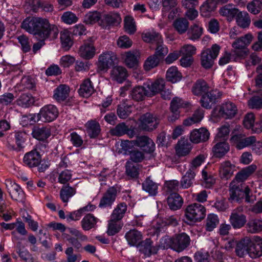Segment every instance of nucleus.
I'll use <instances>...</instances> for the list:
<instances>
[{"instance_id":"1","label":"nucleus","mask_w":262,"mask_h":262,"mask_svg":"<svg viewBox=\"0 0 262 262\" xmlns=\"http://www.w3.org/2000/svg\"><path fill=\"white\" fill-rule=\"evenodd\" d=\"M36 32L35 36L36 38L54 39L58 34V29L54 25L50 24L47 19L37 17Z\"/></svg>"},{"instance_id":"2","label":"nucleus","mask_w":262,"mask_h":262,"mask_svg":"<svg viewBox=\"0 0 262 262\" xmlns=\"http://www.w3.org/2000/svg\"><path fill=\"white\" fill-rule=\"evenodd\" d=\"M253 36L250 34L238 38L232 44L234 49L232 51L233 56L235 55V60L245 58L248 54V51L245 48L252 41Z\"/></svg>"},{"instance_id":"3","label":"nucleus","mask_w":262,"mask_h":262,"mask_svg":"<svg viewBox=\"0 0 262 262\" xmlns=\"http://www.w3.org/2000/svg\"><path fill=\"white\" fill-rule=\"evenodd\" d=\"M58 115V111L57 107L51 104L47 105L42 107L39 113L34 114L33 117L35 122L41 121L49 122L55 120Z\"/></svg>"},{"instance_id":"4","label":"nucleus","mask_w":262,"mask_h":262,"mask_svg":"<svg viewBox=\"0 0 262 262\" xmlns=\"http://www.w3.org/2000/svg\"><path fill=\"white\" fill-rule=\"evenodd\" d=\"M244 211L243 206H238L232 210L229 221L233 229H239L245 226L247 220Z\"/></svg>"},{"instance_id":"5","label":"nucleus","mask_w":262,"mask_h":262,"mask_svg":"<svg viewBox=\"0 0 262 262\" xmlns=\"http://www.w3.org/2000/svg\"><path fill=\"white\" fill-rule=\"evenodd\" d=\"M220 50V47L214 44L211 48L204 50L201 53V65L205 69H209L214 63V59L217 57Z\"/></svg>"},{"instance_id":"6","label":"nucleus","mask_w":262,"mask_h":262,"mask_svg":"<svg viewBox=\"0 0 262 262\" xmlns=\"http://www.w3.org/2000/svg\"><path fill=\"white\" fill-rule=\"evenodd\" d=\"M205 212L204 206L195 203L187 207L185 209V216L190 221H200L205 217Z\"/></svg>"},{"instance_id":"7","label":"nucleus","mask_w":262,"mask_h":262,"mask_svg":"<svg viewBox=\"0 0 262 262\" xmlns=\"http://www.w3.org/2000/svg\"><path fill=\"white\" fill-rule=\"evenodd\" d=\"M139 121V127L141 129L151 132L158 127L160 120L157 115L146 113L140 116Z\"/></svg>"},{"instance_id":"8","label":"nucleus","mask_w":262,"mask_h":262,"mask_svg":"<svg viewBox=\"0 0 262 262\" xmlns=\"http://www.w3.org/2000/svg\"><path fill=\"white\" fill-rule=\"evenodd\" d=\"M236 105L231 101L222 103L219 107L218 117L224 119H232L237 114Z\"/></svg>"},{"instance_id":"9","label":"nucleus","mask_w":262,"mask_h":262,"mask_svg":"<svg viewBox=\"0 0 262 262\" xmlns=\"http://www.w3.org/2000/svg\"><path fill=\"white\" fill-rule=\"evenodd\" d=\"M118 58L116 54L112 51H106L99 55L98 67L101 71L106 70L117 63Z\"/></svg>"},{"instance_id":"10","label":"nucleus","mask_w":262,"mask_h":262,"mask_svg":"<svg viewBox=\"0 0 262 262\" xmlns=\"http://www.w3.org/2000/svg\"><path fill=\"white\" fill-rule=\"evenodd\" d=\"M231 140L237 143L236 147L238 149H242L252 145L254 143H255V145L257 146L258 149L262 147V142L256 141V137L253 136L245 137L244 135L238 134L232 136Z\"/></svg>"},{"instance_id":"11","label":"nucleus","mask_w":262,"mask_h":262,"mask_svg":"<svg viewBox=\"0 0 262 262\" xmlns=\"http://www.w3.org/2000/svg\"><path fill=\"white\" fill-rule=\"evenodd\" d=\"M245 185L243 183H236L232 181L229 185V200L231 202H242L244 198Z\"/></svg>"},{"instance_id":"12","label":"nucleus","mask_w":262,"mask_h":262,"mask_svg":"<svg viewBox=\"0 0 262 262\" xmlns=\"http://www.w3.org/2000/svg\"><path fill=\"white\" fill-rule=\"evenodd\" d=\"M170 247L177 252H180L187 248L190 245L189 236L185 233H182L175 236L171 240Z\"/></svg>"},{"instance_id":"13","label":"nucleus","mask_w":262,"mask_h":262,"mask_svg":"<svg viewBox=\"0 0 262 262\" xmlns=\"http://www.w3.org/2000/svg\"><path fill=\"white\" fill-rule=\"evenodd\" d=\"M5 184L7 191L12 199L18 201L23 200L24 193L19 185L9 179L6 180Z\"/></svg>"},{"instance_id":"14","label":"nucleus","mask_w":262,"mask_h":262,"mask_svg":"<svg viewBox=\"0 0 262 262\" xmlns=\"http://www.w3.org/2000/svg\"><path fill=\"white\" fill-rule=\"evenodd\" d=\"M221 95L220 92L217 90H211L208 93L202 95L200 100L202 106L206 109H210Z\"/></svg>"},{"instance_id":"15","label":"nucleus","mask_w":262,"mask_h":262,"mask_svg":"<svg viewBox=\"0 0 262 262\" xmlns=\"http://www.w3.org/2000/svg\"><path fill=\"white\" fill-rule=\"evenodd\" d=\"M135 144L147 153H151L155 149L154 141L146 136H137L135 139Z\"/></svg>"},{"instance_id":"16","label":"nucleus","mask_w":262,"mask_h":262,"mask_svg":"<svg viewBox=\"0 0 262 262\" xmlns=\"http://www.w3.org/2000/svg\"><path fill=\"white\" fill-rule=\"evenodd\" d=\"M140 52L138 50L125 52L122 55L125 64L129 68H136L138 64Z\"/></svg>"},{"instance_id":"17","label":"nucleus","mask_w":262,"mask_h":262,"mask_svg":"<svg viewBox=\"0 0 262 262\" xmlns=\"http://www.w3.org/2000/svg\"><path fill=\"white\" fill-rule=\"evenodd\" d=\"M95 52V48L91 39H90L85 41L83 44L80 47L78 53L82 58L90 59L94 56Z\"/></svg>"},{"instance_id":"18","label":"nucleus","mask_w":262,"mask_h":262,"mask_svg":"<svg viewBox=\"0 0 262 262\" xmlns=\"http://www.w3.org/2000/svg\"><path fill=\"white\" fill-rule=\"evenodd\" d=\"M249 255L252 258L259 257L262 255V238L259 236H254L253 242L250 240Z\"/></svg>"},{"instance_id":"19","label":"nucleus","mask_w":262,"mask_h":262,"mask_svg":"<svg viewBox=\"0 0 262 262\" xmlns=\"http://www.w3.org/2000/svg\"><path fill=\"white\" fill-rule=\"evenodd\" d=\"M41 160V155L36 149L32 150L26 153L23 159L25 164L29 167L37 166L40 163Z\"/></svg>"},{"instance_id":"20","label":"nucleus","mask_w":262,"mask_h":262,"mask_svg":"<svg viewBox=\"0 0 262 262\" xmlns=\"http://www.w3.org/2000/svg\"><path fill=\"white\" fill-rule=\"evenodd\" d=\"M117 192V190L115 187H110L100 200L99 207L103 208L111 206L116 199Z\"/></svg>"},{"instance_id":"21","label":"nucleus","mask_w":262,"mask_h":262,"mask_svg":"<svg viewBox=\"0 0 262 262\" xmlns=\"http://www.w3.org/2000/svg\"><path fill=\"white\" fill-rule=\"evenodd\" d=\"M210 133L205 128L195 129L193 130L190 135V140L194 143H198L201 142H205L208 140Z\"/></svg>"},{"instance_id":"22","label":"nucleus","mask_w":262,"mask_h":262,"mask_svg":"<svg viewBox=\"0 0 262 262\" xmlns=\"http://www.w3.org/2000/svg\"><path fill=\"white\" fill-rule=\"evenodd\" d=\"M121 20V17L118 13L111 12L103 15L99 24L102 28H106L111 25L120 23Z\"/></svg>"},{"instance_id":"23","label":"nucleus","mask_w":262,"mask_h":262,"mask_svg":"<svg viewBox=\"0 0 262 262\" xmlns=\"http://www.w3.org/2000/svg\"><path fill=\"white\" fill-rule=\"evenodd\" d=\"M256 168L255 165L252 164L242 169L236 174L235 178L232 181H235L236 183H242L255 171Z\"/></svg>"},{"instance_id":"24","label":"nucleus","mask_w":262,"mask_h":262,"mask_svg":"<svg viewBox=\"0 0 262 262\" xmlns=\"http://www.w3.org/2000/svg\"><path fill=\"white\" fill-rule=\"evenodd\" d=\"M235 166L229 161H226L221 164L220 167V176L221 179L228 180L233 174Z\"/></svg>"},{"instance_id":"25","label":"nucleus","mask_w":262,"mask_h":262,"mask_svg":"<svg viewBox=\"0 0 262 262\" xmlns=\"http://www.w3.org/2000/svg\"><path fill=\"white\" fill-rule=\"evenodd\" d=\"M217 141L212 148V151L215 157L222 158L229 151L230 146L224 139L223 141L219 140Z\"/></svg>"},{"instance_id":"26","label":"nucleus","mask_w":262,"mask_h":262,"mask_svg":"<svg viewBox=\"0 0 262 262\" xmlns=\"http://www.w3.org/2000/svg\"><path fill=\"white\" fill-rule=\"evenodd\" d=\"M245 225L248 233L255 234L262 231V220L260 219L257 218L250 219Z\"/></svg>"},{"instance_id":"27","label":"nucleus","mask_w":262,"mask_h":262,"mask_svg":"<svg viewBox=\"0 0 262 262\" xmlns=\"http://www.w3.org/2000/svg\"><path fill=\"white\" fill-rule=\"evenodd\" d=\"M111 78L119 83L123 82L127 77L126 69L121 66L114 67L111 71Z\"/></svg>"},{"instance_id":"28","label":"nucleus","mask_w":262,"mask_h":262,"mask_svg":"<svg viewBox=\"0 0 262 262\" xmlns=\"http://www.w3.org/2000/svg\"><path fill=\"white\" fill-rule=\"evenodd\" d=\"M32 135L33 138L40 141H44L51 136V130L49 127H34L32 129Z\"/></svg>"},{"instance_id":"29","label":"nucleus","mask_w":262,"mask_h":262,"mask_svg":"<svg viewBox=\"0 0 262 262\" xmlns=\"http://www.w3.org/2000/svg\"><path fill=\"white\" fill-rule=\"evenodd\" d=\"M187 31L188 38L194 41L198 40L202 35L203 28L198 23H195L188 27Z\"/></svg>"},{"instance_id":"30","label":"nucleus","mask_w":262,"mask_h":262,"mask_svg":"<svg viewBox=\"0 0 262 262\" xmlns=\"http://www.w3.org/2000/svg\"><path fill=\"white\" fill-rule=\"evenodd\" d=\"M210 87L203 79L198 80L192 87V92L196 96H202L208 93Z\"/></svg>"},{"instance_id":"31","label":"nucleus","mask_w":262,"mask_h":262,"mask_svg":"<svg viewBox=\"0 0 262 262\" xmlns=\"http://www.w3.org/2000/svg\"><path fill=\"white\" fill-rule=\"evenodd\" d=\"M69 87L66 84L59 85L54 91L53 98L58 102L64 101L69 96Z\"/></svg>"},{"instance_id":"32","label":"nucleus","mask_w":262,"mask_h":262,"mask_svg":"<svg viewBox=\"0 0 262 262\" xmlns=\"http://www.w3.org/2000/svg\"><path fill=\"white\" fill-rule=\"evenodd\" d=\"M165 86V81L162 78L157 79L150 84H147V88L148 89L150 97L159 93L164 89Z\"/></svg>"},{"instance_id":"33","label":"nucleus","mask_w":262,"mask_h":262,"mask_svg":"<svg viewBox=\"0 0 262 262\" xmlns=\"http://www.w3.org/2000/svg\"><path fill=\"white\" fill-rule=\"evenodd\" d=\"M167 200L169 208L173 210L180 209L183 203L181 196L176 192L171 193Z\"/></svg>"},{"instance_id":"34","label":"nucleus","mask_w":262,"mask_h":262,"mask_svg":"<svg viewBox=\"0 0 262 262\" xmlns=\"http://www.w3.org/2000/svg\"><path fill=\"white\" fill-rule=\"evenodd\" d=\"M128 244L130 246H137L142 240V235L139 231L133 229L128 231L125 236Z\"/></svg>"},{"instance_id":"35","label":"nucleus","mask_w":262,"mask_h":262,"mask_svg":"<svg viewBox=\"0 0 262 262\" xmlns=\"http://www.w3.org/2000/svg\"><path fill=\"white\" fill-rule=\"evenodd\" d=\"M37 17H27L21 23V28L35 36L36 32V27H37Z\"/></svg>"},{"instance_id":"36","label":"nucleus","mask_w":262,"mask_h":262,"mask_svg":"<svg viewBox=\"0 0 262 262\" xmlns=\"http://www.w3.org/2000/svg\"><path fill=\"white\" fill-rule=\"evenodd\" d=\"M192 148L191 144L187 140L181 139L177 143L176 147L177 154L179 156H185L189 154Z\"/></svg>"},{"instance_id":"37","label":"nucleus","mask_w":262,"mask_h":262,"mask_svg":"<svg viewBox=\"0 0 262 262\" xmlns=\"http://www.w3.org/2000/svg\"><path fill=\"white\" fill-rule=\"evenodd\" d=\"M174 30L179 34H183L185 33L189 26L188 20L184 17H180L176 19L172 24Z\"/></svg>"},{"instance_id":"38","label":"nucleus","mask_w":262,"mask_h":262,"mask_svg":"<svg viewBox=\"0 0 262 262\" xmlns=\"http://www.w3.org/2000/svg\"><path fill=\"white\" fill-rule=\"evenodd\" d=\"M152 244V242L150 238L146 239L142 243L140 251L147 256L156 254L159 249L157 246H153Z\"/></svg>"},{"instance_id":"39","label":"nucleus","mask_w":262,"mask_h":262,"mask_svg":"<svg viewBox=\"0 0 262 262\" xmlns=\"http://www.w3.org/2000/svg\"><path fill=\"white\" fill-rule=\"evenodd\" d=\"M250 243V239L247 238H244L239 242L236 244L235 247V252L237 256L242 257L246 254L249 255V247Z\"/></svg>"},{"instance_id":"40","label":"nucleus","mask_w":262,"mask_h":262,"mask_svg":"<svg viewBox=\"0 0 262 262\" xmlns=\"http://www.w3.org/2000/svg\"><path fill=\"white\" fill-rule=\"evenodd\" d=\"M94 92L92 83L89 79H85L81 84L78 90L79 95L83 97H90Z\"/></svg>"},{"instance_id":"41","label":"nucleus","mask_w":262,"mask_h":262,"mask_svg":"<svg viewBox=\"0 0 262 262\" xmlns=\"http://www.w3.org/2000/svg\"><path fill=\"white\" fill-rule=\"evenodd\" d=\"M130 95L132 98L137 101L143 100L146 96H150L148 91L143 86L135 87L132 90Z\"/></svg>"},{"instance_id":"42","label":"nucleus","mask_w":262,"mask_h":262,"mask_svg":"<svg viewBox=\"0 0 262 262\" xmlns=\"http://www.w3.org/2000/svg\"><path fill=\"white\" fill-rule=\"evenodd\" d=\"M87 133L91 138L97 137L100 133L99 123L95 120H91L86 124Z\"/></svg>"},{"instance_id":"43","label":"nucleus","mask_w":262,"mask_h":262,"mask_svg":"<svg viewBox=\"0 0 262 262\" xmlns=\"http://www.w3.org/2000/svg\"><path fill=\"white\" fill-rule=\"evenodd\" d=\"M142 37L145 42L149 43H160L162 39L161 35L153 30L143 33Z\"/></svg>"},{"instance_id":"44","label":"nucleus","mask_w":262,"mask_h":262,"mask_svg":"<svg viewBox=\"0 0 262 262\" xmlns=\"http://www.w3.org/2000/svg\"><path fill=\"white\" fill-rule=\"evenodd\" d=\"M238 12V9L233 7L230 5H225L220 10V14L227 17L229 20H232L235 16L236 17Z\"/></svg>"},{"instance_id":"45","label":"nucleus","mask_w":262,"mask_h":262,"mask_svg":"<svg viewBox=\"0 0 262 262\" xmlns=\"http://www.w3.org/2000/svg\"><path fill=\"white\" fill-rule=\"evenodd\" d=\"M98 219L92 214H86L81 221V226L83 230L88 231L94 228Z\"/></svg>"},{"instance_id":"46","label":"nucleus","mask_w":262,"mask_h":262,"mask_svg":"<svg viewBox=\"0 0 262 262\" xmlns=\"http://www.w3.org/2000/svg\"><path fill=\"white\" fill-rule=\"evenodd\" d=\"M236 20L237 25L242 28H248L251 23L249 15L245 11H239Z\"/></svg>"},{"instance_id":"47","label":"nucleus","mask_w":262,"mask_h":262,"mask_svg":"<svg viewBox=\"0 0 262 262\" xmlns=\"http://www.w3.org/2000/svg\"><path fill=\"white\" fill-rule=\"evenodd\" d=\"M216 3L214 0H206L201 7V13L203 16L208 17L216 8Z\"/></svg>"},{"instance_id":"48","label":"nucleus","mask_w":262,"mask_h":262,"mask_svg":"<svg viewBox=\"0 0 262 262\" xmlns=\"http://www.w3.org/2000/svg\"><path fill=\"white\" fill-rule=\"evenodd\" d=\"M195 176V172L188 169L186 174L182 178L180 187L186 189L191 187L194 180Z\"/></svg>"},{"instance_id":"49","label":"nucleus","mask_w":262,"mask_h":262,"mask_svg":"<svg viewBox=\"0 0 262 262\" xmlns=\"http://www.w3.org/2000/svg\"><path fill=\"white\" fill-rule=\"evenodd\" d=\"M130 104H128L126 101L122 102L118 105L117 109V114L118 116L122 119L126 118L131 113Z\"/></svg>"},{"instance_id":"50","label":"nucleus","mask_w":262,"mask_h":262,"mask_svg":"<svg viewBox=\"0 0 262 262\" xmlns=\"http://www.w3.org/2000/svg\"><path fill=\"white\" fill-rule=\"evenodd\" d=\"M60 40L62 48L66 50H69L73 43L71 34L68 30L61 32Z\"/></svg>"},{"instance_id":"51","label":"nucleus","mask_w":262,"mask_h":262,"mask_svg":"<svg viewBox=\"0 0 262 262\" xmlns=\"http://www.w3.org/2000/svg\"><path fill=\"white\" fill-rule=\"evenodd\" d=\"M203 111L201 108H199L194 112L191 117L184 120L183 124L185 126H189L192 124L199 122L203 118Z\"/></svg>"},{"instance_id":"52","label":"nucleus","mask_w":262,"mask_h":262,"mask_svg":"<svg viewBox=\"0 0 262 262\" xmlns=\"http://www.w3.org/2000/svg\"><path fill=\"white\" fill-rule=\"evenodd\" d=\"M142 188L151 195H156L158 192V185L149 178L142 183Z\"/></svg>"},{"instance_id":"53","label":"nucleus","mask_w":262,"mask_h":262,"mask_svg":"<svg viewBox=\"0 0 262 262\" xmlns=\"http://www.w3.org/2000/svg\"><path fill=\"white\" fill-rule=\"evenodd\" d=\"M127 210V206L124 203L119 204L114 210L111 216L113 220H121Z\"/></svg>"},{"instance_id":"54","label":"nucleus","mask_w":262,"mask_h":262,"mask_svg":"<svg viewBox=\"0 0 262 262\" xmlns=\"http://www.w3.org/2000/svg\"><path fill=\"white\" fill-rule=\"evenodd\" d=\"M166 77L168 81L175 83L181 79L182 76L177 68L173 66L168 69Z\"/></svg>"},{"instance_id":"55","label":"nucleus","mask_w":262,"mask_h":262,"mask_svg":"<svg viewBox=\"0 0 262 262\" xmlns=\"http://www.w3.org/2000/svg\"><path fill=\"white\" fill-rule=\"evenodd\" d=\"M76 193L75 189L69 185L63 186L60 191V196L64 203H67L70 198Z\"/></svg>"},{"instance_id":"56","label":"nucleus","mask_w":262,"mask_h":262,"mask_svg":"<svg viewBox=\"0 0 262 262\" xmlns=\"http://www.w3.org/2000/svg\"><path fill=\"white\" fill-rule=\"evenodd\" d=\"M34 102V98L28 94H22L17 100V104L24 107H28L32 105Z\"/></svg>"},{"instance_id":"57","label":"nucleus","mask_w":262,"mask_h":262,"mask_svg":"<svg viewBox=\"0 0 262 262\" xmlns=\"http://www.w3.org/2000/svg\"><path fill=\"white\" fill-rule=\"evenodd\" d=\"M117 220H113L111 217L108 224L107 233L108 235L112 236L117 233L121 228V226Z\"/></svg>"},{"instance_id":"58","label":"nucleus","mask_w":262,"mask_h":262,"mask_svg":"<svg viewBox=\"0 0 262 262\" xmlns=\"http://www.w3.org/2000/svg\"><path fill=\"white\" fill-rule=\"evenodd\" d=\"M124 28L125 31L129 34H133L136 31V27L134 18L130 16H127L124 18Z\"/></svg>"},{"instance_id":"59","label":"nucleus","mask_w":262,"mask_h":262,"mask_svg":"<svg viewBox=\"0 0 262 262\" xmlns=\"http://www.w3.org/2000/svg\"><path fill=\"white\" fill-rule=\"evenodd\" d=\"M160 58L154 54L150 56L145 60L144 64V68L146 71H149L151 69L156 67L159 63Z\"/></svg>"},{"instance_id":"60","label":"nucleus","mask_w":262,"mask_h":262,"mask_svg":"<svg viewBox=\"0 0 262 262\" xmlns=\"http://www.w3.org/2000/svg\"><path fill=\"white\" fill-rule=\"evenodd\" d=\"M128 127L124 123L118 124L115 127L111 129V134L113 136H121L128 133Z\"/></svg>"},{"instance_id":"61","label":"nucleus","mask_w":262,"mask_h":262,"mask_svg":"<svg viewBox=\"0 0 262 262\" xmlns=\"http://www.w3.org/2000/svg\"><path fill=\"white\" fill-rule=\"evenodd\" d=\"M207 156L204 154H200L195 157L190 163L189 170L195 172L196 169L205 162Z\"/></svg>"},{"instance_id":"62","label":"nucleus","mask_w":262,"mask_h":262,"mask_svg":"<svg viewBox=\"0 0 262 262\" xmlns=\"http://www.w3.org/2000/svg\"><path fill=\"white\" fill-rule=\"evenodd\" d=\"M219 220L217 216L214 214H210L206 220V228L208 231H212L218 225Z\"/></svg>"},{"instance_id":"63","label":"nucleus","mask_w":262,"mask_h":262,"mask_svg":"<svg viewBox=\"0 0 262 262\" xmlns=\"http://www.w3.org/2000/svg\"><path fill=\"white\" fill-rule=\"evenodd\" d=\"M102 16L98 12H90L84 18V22L86 24H93L99 21H100Z\"/></svg>"},{"instance_id":"64","label":"nucleus","mask_w":262,"mask_h":262,"mask_svg":"<svg viewBox=\"0 0 262 262\" xmlns=\"http://www.w3.org/2000/svg\"><path fill=\"white\" fill-rule=\"evenodd\" d=\"M247 8L250 13L257 14L262 10V3L259 0H254L247 5Z\"/></svg>"}]
</instances>
